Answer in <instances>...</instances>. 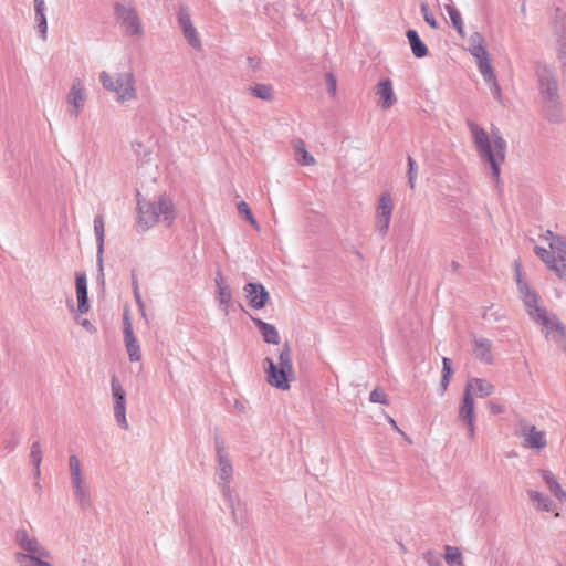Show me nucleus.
Instances as JSON below:
<instances>
[{"instance_id": "f257e3e1", "label": "nucleus", "mask_w": 566, "mask_h": 566, "mask_svg": "<svg viewBox=\"0 0 566 566\" xmlns=\"http://www.w3.org/2000/svg\"><path fill=\"white\" fill-rule=\"evenodd\" d=\"M513 269L517 291L528 316L545 328L547 339L556 343L566 353V327L557 315L548 313L545 307L538 305V295L524 280L520 261H514Z\"/></svg>"}, {"instance_id": "f03ea898", "label": "nucleus", "mask_w": 566, "mask_h": 566, "mask_svg": "<svg viewBox=\"0 0 566 566\" xmlns=\"http://www.w3.org/2000/svg\"><path fill=\"white\" fill-rule=\"evenodd\" d=\"M467 126L480 161L490 169L492 179L499 184L501 166L506 154L505 139L497 128H493L489 134L482 126L471 119L467 120Z\"/></svg>"}, {"instance_id": "7ed1b4c3", "label": "nucleus", "mask_w": 566, "mask_h": 566, "mask_svg": "<svg viewBox=\"0 0 566 566\" xmlns=\"http://www.w3.org/2000/svg\"><path fill=\"white\" fill-rule=\"evenodd\" d=\"M177 217V208L171 196L164 192L154 201L146 200L137 195V226L142 231H147L158 222L171 227Z\"/></svg>"}, {"instance_id": "20e7f679", "label": "nucleus", "mask_w": 566, "mask_h": 566, "mask_svg": "<svg viewBox=\"0 0 566 566\" xmlns=\"http://www.w3.org/2000/svg\"><path fill=\"white\" fill-rule=\"evenodd\" d=\"M14 542L19 547L13 555L18 566H54L51 551L25 528L15 531Z\"/></svg>"}, {"instance_id": "39448f33", "label": "nucleus", "mask_w": 566, "mask_h": 566, "mask_svg": "<svg viewBox=\"0 0 566 566\" xmlns=\"http://www.w3.org/2000/svg\"><path fill=\"white\" fill-rule=\"evenodd\" d=\"M535 73L544 114L551 122H558L560 118V96L557 80L552 69L546 64L537 63Z\"/></svg>"}, {"instance_id": "423d86ee", "label": "nucleus", "mask_w": 566, "mask_h": 566, "mask_svg": "<svg viewBox=\"0 0 566 566\" xmlns=\"http://www.w3.org/2000/svg\"><path fill=\"white\" fill-rule=\"evenodd\" d=\"M542 237L549 249L535 245L534 253L558 279L566 281V239L551 230L545 231Z\"/></svg>"}, {"instance_id": "0eeeda50", "label": "nucleus", "mask_w": 566, "mask_h": 566, "mask_svg": "<svg viewBox=\"0 0 566 566\" xmlns=\"http://www.w3.org/2000/svg\"><path fill=\"white\" fill-rule=\"evenodd\" d=\"M98 80L103 88L114 95L116 103L124 105L135 102L138 97L137 82L132 71L111 74L102 71Z\"/></svg>"}, {"instance_id": "6e6552de", "label": "nucleus", "mask_w": 566, "mask_h": 566, "mask_svg": "<svg viewBox=\"0 0 566 566\" xmlns=\"http://www.w3.org/2000/svg\"><path fill=\"white\" fill-rule=\"evenodd\" d=\"M214 452H216V475L218 478V484L221 488L222 494L229 503L232 516L237 520V511L233 504V496L231 492V482L233 479V465L229 454L224 439L220 436L214 437Z\"/></svg>"}, {"instance_id": "1a4fd4ad", "label": "nucleus", "mask_w": 566, "mask_h": 566, "mask_svg": "<svg viewBox=\"0 0 566 566\" xmlns=\"http://www.w3.org/2000/svg\"><path fill=\"white\" fill-rule=\"evenodd\" d=\"M263 363L268 382L277 389L287 390L290 388V377L293 376L289 344H284L282 347L277 364L270 357H265Z\"/></svg>"}, {"instance_id": "9d476101", "label": "nucleus", "mask_w": 566, "mask_h": 566, "mask_svg": "<svg viewBox=\"0 0 566 566\" xmlns=\"http://www.w3.org/2000/svg\"><path fill=\"white\" fill-rule=\"evenodd\" d=\"M69 470L74 499L82 510H88L92 506L90 486L81 461L75 454L69 457Z\"/></svg>"}, {"instance_id": "9b49d317", "label": "nucleus", "mask_w": 566, "mask_h": 566, "mask_svg": "<svg viewBox=\"0 0 566 566\" xmlns=\"http://www.w3.org/2000/svg\"><path fill=\"white\" fill-rule=\"evenodd\" d=\"M114 12L127 35H140L143 27L135 7L130 2H115Z\"/></svg>"}, {"instance_id": "f8f14e48", "label": "nucleus", "mask_w": 566, "mask_h": 566, "mask_svg": "<svg viewBox=\"0 0 566 566\" xmlns=\"http://www.w3.org/2000/svg\"><path fill=\"white\" fill-rule=\"evenodd\" d=\"M111 390L115 421L118 427L127 430L129 424L126 418V391L116 375L111 378Z\"/></svg>"}, {"instance_id": "ddd939ff", "label": "nucleus", "mask_w": 566, "mask_h": 566, "mask_svg": "<svg viewBox=\"0 0 566 566\" xmlns=\"http://www.w3.org/2000/svg\"><path fill=\"white\" fill-rule=\"evenodd\" d=\"M87 101V92L83 81L80 77H75L72 81L70 92L66 96V103L69 106V114L73 118H77L83 112Z\"/></svg>"}, {"instance_id": "4468645a", "label": "nucleus", "mask_w": 566, "mask_h": 566, "mask_svg": "<svg viewBox=\"0 0 566 566\" xmlns=\"http://www.w3.org/2000/svg\"><path fill=\"white\" fill-rule=\"evenodd\" d=\"M394 211V201L388 192H384L376 208V229L384 237L387 234L391 216Z\"/></svg>"}, {"instance_id": "2eb2a0df", "label": "nucleus", "mask_w": 566, "mask_h": 566, "mask_svg": "<svg viewBox=\"0 0 566 566\" xmlns=\"http://www.w3.org/2000/svg\"><path fill=\"white\" fill-rule=\"evenodd\" d=\"M458 419L459 421L463 422L467 426L468 438L471 440L474 439L476 418L474 410V400L469 392H463V397L459 407Z\"/></svg>"}, {"instance_id": "dca6fc26", "label": "nucleus", "mask_w": 566, "mask_h": 566, "mask_svg": "<svg viewBox=\"0 0 566 566\" xmlns=\"http://www.w3.org/2000/svg\"><path fill=\"white\" fill-rule=\"evenodd\" d=\"M94 234L96 238V264L98 269V275L104 281V240H105V224L102 214H97L94 218Z\"/></svg>"}, {"instance_id": "f3484780", "label": "nucleus", "mask_w": 566, "mask_h": 566, "mask_svg": "<svg viewBox=\"0 0 566 566\" xmlns=\"http://www.w3.org/2000/svg\"><path fill=\"white\" fill-rule=\"evenodd\" d=\"M520 436L524 439L525 447L533 450H541L547 444L545 432L533 424L521 423Z\"/></svg>"}, {"instance_id": "a211bd4d", "label": "nucleus", "mask_w": 566, "mask_h": 566, "mask_svg": "<svg viewBox=\"0 0 566 566\" xmlns=\"http://www.w3.org/2000/svg\"><path fill=\"white\" fill-rule=\"evenodd\" d=\"M178 23L182 29L184 36L193 49L201 48V41L198 36L197 30L192 24L190 13L186 7H180L178 10Z\"/></svg>"}, {"instance_id": "6ab92c4d", "label": "nucleus", "mask_w": 566, "mask_h": 566, "mask_svg": "<svg viewBox=\"0 0 566 566\" xmlns=\"http://www.w3.org/2000/svg\"><path fill=\"white\" fill-rule=\"evenodd\" d=\"M243 292L250 306L261 310L265 306L270 298V294L261 283H248L243 287Z\"/></svg>"}, {"instance_id": "aec40b11", "label": "nucleus", "mask_w": 566, "mask_h": 566, "mask_svg": "<svg viewBox=\"0 0 566 566\" xmlns=\"http://www.w3.org/2000/svg\"><path fill=\"white\" fill-rule=\"evenodd\" d=\"M376 95L379 98V106L382 109H389L397 103V96L394 92L392 81L384 78L376 85Z\"/></svg>"}, {"instance_id": "412c9836", "label": "nucleus", "mask_w": 566, "mask_h": 566, "mask_svg": "<svg viewBox=\"0 0 566 566\" xmlns=\"http://www.w3.org/2000/svg\"><path fill=\"white\" fill-rule=\"evenodd\" d=\"M554 36L557 59L563 66L566 65V21L557 20L554 24Z\"/></svg>"}, {"instance_id": "4be33fe9", "label": "nucleus", "mask_w": 566, "mask_h": 566, "mask_svg": "<svg viewBox=\"0 0 566 566\" xmlns=\"http://www.w3.org/2000/svg\"><path fill=\"white\" fill-rule=\"evenodd\" d=\"M494 390V386L489 380L473 377L468 379L463 392H469L471 397L475 394L476 396L484 398L491 396Z\"/></svg>"}, {"instance_id": "5701e85b", "label": "nucleus", "mask_w": 566, "mask_h": 566, "mask_svg": "<svg viewBox=\"0 0 566 566\" xmlns=\"http://www.w3.org/2000/svg\"><path fill=\"white\" fill-rule=\"evenodd\" d=\"M474 356L486 365H492L494 361L492 355V342L483 337H475L473 340Z\"/></svg>"}, {"instance_id": "b1692460", "label": "nucleus", "mask_w": 566, "mask_h": 566, "mask_svg": "<svg viewBox=\"0 0 566 566\" xmlns=\"http://www.w3.org/2000/svg\"><path fill=\"white\" fill-rule=\"evenodd\" d=\"M75 285L77 294V310L81 314H84L90 310L87 298V280L84 273H76Z\"/></svg>"}, {"instance_id": "393cba45", "label": "nucleus", "mask_w": 566, "mask_h": 566, "mask_svg": "<svg viewBox=\"0 0 566 566\" xmlns=\"http://www.w3.org/2000/svg\"><path fill=\"white\" fill-rule=\"evenodd\" d=\"M252 322L258 327L265 343L274 345L280 344V335L274 325L254 317L252 318Z\"/></svg>"}, {"instance_id": "a878e982", "label": "nucleus", "mask_w": 566, "mask_h": 566, "mask_svg": "<svg viewBox=\"0 0 566 566\" xmlns=\"http://www.w3.org/2000/svg\"><path fill=\"white\" fill-rule=\"evenodd\" d=\"M541 476L545 482L549 492L559 501H566V491L563 490L562 485L557 481L556 476L548 470H542Z\"/></svg>"}, {"instance_id": "bb28decb", "label": "nucleus", "mask_w": 566, "mask_h": 566, "mask_svg": "<svg viewBox=\"0 0 566 566\" xmlns=\"http://www.w3.org/2000/svg\"><path fill=\"white\" fill-rule=\"evenodd\" d=\"M408 42L410 44L412 54L418 57H424L428 54L427 45L421 41L418 32L416 30H408L406 33Z\"/></svg>"}, {"instance_id": "cd10ccee", "label": "nucleus", "mask_w": 566, "mask_h": 566, "mask_svg": "<svg viewBox=\"0 0 566 566\" xmlns=\"http://www.w3.org/2000/svg\"><path fill=\"white\" fill-rule=\"evenodd\" d=\"M530 501L539 511L551 512L553 510V501L542 492L535 490L527 491Z\"/></svg>"}, {"instance_id": "c85d7f7f", "label": "nucleus", "mask_w": 566, "mask_h": 566, "mask_svg": "<svg viewBox=\"0 0 566 566\" xmlns=\"http://www.w3.org/2000/svg\"><path fill=\"white\" fill-rule=\"evenodd\" d=\"M294 150L298 164L303 166H312L315 164L314 157L306 150L303 140L297 139L294 142Z\"/></svg>"}, {"instance_id": "c756f323", "label": "nucleus", "mask_w": 566, "mask_h": 566, "mask_svg": "<svg viewBox=\"0 0 566 566\" xmlns=\"http://www.w3.org/2000/svg\"><path fill=\"white\" fill-rule=\"evenodd\" d=\"M125 347L130 361H139L142 359L140 345L135 335L124 337Z\"/></svg>"}, {"instance_id": "7c9ffc66", "label": "nucleus", "mask_w": 566, "mask_h": 566, "mask_svg": "<svg viewBox=\"0 0 566 566\" xmlns=\"http://www.w3.org/2000/svg\"><path fill=\"white\" fill-rule=\"evenodd\" d=\"M472 56L476 60L478 69L481 75H488L490 77V72H493V67L491 65L488 50L484 49L480 52H475L472 54Z\"/></svg>"}, {"instance_id": "2f4dec72", "label": "nucleus", "mask_w": 566, "mask_h": 566, "mask_svg": "<svg viewBox=\"0 0 566 566\" xmlns=\"http://www.w3.org/2000/svg\"><path fill=\"white\" fill-rule=\"evenodd\" d=\"M217 300L223 313L228 315L232 300V294L229 286H222L217 290Z\"/></svg>"}, {"instance_id": "473e14b6", "label": "nucleus", "mask_w": 566, "mask_h": 566, "mask_svg": "<svg viewBox=\"0 0 566 566\" xmlns=\"http://www.w3.org/2000/svg\"><path fill=\"white\" fill-rule=\"evenodd\" d=\"M444 560L448 565L461 566L463 564V557L460 549L455 546H446Z\"/></svg>"}, {"instance_id": "72a5a7b5", "label": "nucleus", "mask_w": 566, "mask_h": 566, "mask_svg": "<svg viewBox=\"0 0 566 566\" xmlns=\"http://www.w3.org/2000/svg\"><path fill=\"white\" fill-rule=\"evenodd\" d=\"M486 49L485 39L480 32H473L469 38L468 51L472 54Z\"/></svg>"}, {"instance_id": "f704fd0d", "label": "nucleus", "mask_w": 566, "mask_h": 566, "mask_svg": "<svg viewBox=\"0 0 566 566\" xmlns=\"http://www.w3.org/2000/svg\"><path fill=\"white\" fill-rule=\"evenodd\" d=\"M446 10L450 17L452 25L457 30V32L460 35H463L464 34V25H463L461 13L454 7L449 6V4L446 6Z\"/></svg>"}, {"instance_id": "c9c22d12", "label": "nucleus", "mask_w": 566, "mask_h": 566, "mask_svg": "<svg viewBox=\"0 0 566 566\" xmlns=\"http://www.w3.org/2000/svg\"><path fill=\"white\" fill-rule=\"evenodd\" d=\"M482 77H483L485 84L489 86L493 97L497 102H502V92H501L500 84H499V82L496 80V76L494 74V71L490 72V77L488 75H482Z\"/></svg>"}, {"instance_id": "e433bc0d", "label": "nucleus", "mask_w": 566, "mask_h": 566, "mask_svg": "<svg viewBox=\"0 0 566 566\" xmlns=\"http://www.w3.org/2000/svg\"><path fill=\"white\" fill-rule=\"evenodd\" d=\"M251 94L256 98L271 101L273 98V88L268 84H256L251 87Z\"/></svg>"}, {"instance_id": "4c0bfd02", "label": "nucleus", "mask_w": 566, "mask_h": 566, "mask_svg": "<svg viewBox=\"0 0 566 566\" xmlns=\"http://www.w3.org/2000/svg\"><path fill=\"white\" fill-rule=\"evenodd\" d=\"M407 161H408V174H407L408 175V184H409L410 188L413 189L416 186V180H417V176H418V165L411 156H408Z\"/></svg>"}, {"instance_id": "58836bf2", "label": "nucleus", "mask_w": 566, "mask_h": 566, "mask_svg": "<svg viewBox=\"0 0 566 566\" xmlns=\"http://www.w3.org/2000/svg\"><path fill=\"white\" fill-rule=\"evenodd\" d=\"M30 460L33 467H40L42 462V448L39 441L31 444Z\"/></svg>"}, {"instance_id": "ea45409f", "label": "nucleus", "mask_w": 566, "mask_h": 566, "mask_svg": "<svg viewBox=\"0 0 566 566\" xmlns=\"http://www.w3.org/2000/svg\"><path fill=\"white\" fill-rule=\"evenodd\" d=\"M421 13L423 15L424 21L430 25V28L437 30L439 28L438 21L430 13L428 3L423 2L420 6Z\"/></svg>"}, {"instance_id": "a19ab883", "label": "nucleus", "mask_w": 566, "mask_h": 566, "mask_svg": "<svg viewBox=\"0 0 566 566\" xmlns=\"http://www.w3.org/2000/svg\"><path fill=\"white\" fill-rule=\"evenodd\" d=\"M423 558L429 566H441V554L437 551H427L423 554Z\"/></svg>"}, {"instance_id": "79ce46f5", "label": "nucleus", "mask_w": 566, "mask_h": 566, "mask_svg": "<svg viewBox=\"0 0 566 566\" xmlns=\"http://www.w3.org/2000/svg\"><path fill=\"white\" fill-rule=\"evenodd\" d=\"M369 400H370V402H374V403H381V405H388L389 403L387 395L382 390H380L379 388H375L370 392Z\"/></svg>"}, {"instance_id": "37998d69", "label": "nucleus", "mask_w": 566, "mask_h": 566, "mask_svg": "<svg viewBox=\"0 0 566 566\" xmlns=\"http://www.w3.org/2000/svg\"><path fill=\"white\" fill-rule=\"evenodd\" d=\"M325 80H326V85H327V92L331 96H335L336 95V90H337V80H336V76L333 74V73H327L325 75Z\"/></svg>"}, {"instance_id": "c03bdc74", "label": "nucleus", "mask_w": 566, "mask_h": 566, "mask_svg": "<svg viewBox=\"0 0 566 566\" xmlns=\"http://www.w3.org/2000/svg\"><path fill=\"white\" fill-rule=\"evenodd\" d=\"M237 209L239 214H241L247 220L253 218L252 211L245 201H240L237 206Z\"/></svg>"}, {"instance_id": "a18cd8bd", "label": "nucleus", "mask_w": 566, "mask_h": 566, "mask_svg": "<svg viewBox=\"0 0 566 566\" xmlns=\"http://www.w3.org/2000/svg\"><path fill=\"white\" fill-rule=\"evenodd\" d=\"M123 325H124L123 326L124 337L133 336L134 335L133 325H132V322H130V318H129L127 312L124 314Z\"/></svg>"}, {"instance_id": "49530a36", "label": "nucleus", "mask_w": 566, "mask_h": 566, "mask_svg": "<svg viewBox=\"0 0 566 566\" xmlns=\"http://www.w3.org/2000/svg\"><path fill=\"white\" fill-rule=\"evenodd\" d=\"M35 21L38 22V29H39L40 35L44 40L46 38V32H48L46 15L38 17V18H35Z\"/></svg>"}, {"instance_id": "de8ad7c7", "label": "nucleus", "mask_w": 566, "mask_h": 566, "mask_svg": "<svg viewBox=\"0 0 566 566\" xmlns=\"http://www.w3.org/2000/svg\"><path fill=\"white\" fill-rule=\"evenodd\" d=\"M486 406H488L490 413H492V415H500L505 411V407L503 405L491 401V400L488 401Z\"/></svg>"}, {"instance_id": "09e8293b", "label": "nucleus", "mask_w": 566, "mask_h": 566, "mask_svg": "<svg viewBox=\"0 0 566 566\" xmlns=\"http://www.w3.org/2000/svg\"><path fill=\"white\" fill-rule=\"evenodd\" d=\"M45 0H34L35 18L45 17Z\"/></svg>"}, {"instance_id": "8fccbe9b", "label": "nucleus", "mask_w": 566, "mask_h": 566, "mask_svg": "<svg viewBox=\"0 0 566 566\" xmlns=\"http://www.w3.org/2000/svg\"><path fill=\"white\" fill-rule=\"evenodd\" d=\"M452 369H451V360L447 357L442 358V376L451 378Z\"/></svg>"}, {"instance_id": "3c124183", "label": "nucleus", "mask_w": 566, "mask_h": 566, "mask_svg": "<svg viewBox=\"0 0 566 566\" xmlns=\"http://www.w3.org/2000/svg\"><path fill=\"white\" fill-rule=\"evenodd\" d=\"M134 295H135V300H136V303L138 305V308H139L142 315L145 316L146 315V313H145V304L143 302V298L140 296V293H139L137 286L134 289Z\"/></svg>"}, {"instance_id": "603ef678", "label": "nucleus", "mask_w": 566, "mask_h": 566, "mask_svg": "<svg viewBox=\"0 0 566 566\" xmlns=\"http://www.w3.org/2000/svg\"><path fill=\"white\" fill-rule=\"evenodd\" d=\"M19 443V439L18 438H10V439H6L3 440L2 444H3V448L9 450V451H12L14 450V448L18 446Z\"/></svg>"}, {"instance_id": "864d4df0", "label": "nucleus", "mask_w": 566, "mask_h": 566, "mask_svg": "<svg viewBox=\"0 0 566 566\" xmlns=\"http://www.w3.org/2000/svg\"><path fill=\"white\" fill-rule=\"evenodd\" d=\"M214 283H216L217 290H218V289H220V287H222V286H228V284L226 283V280H224L223 275H222L220 272H218V273L216 274Z\"/></svg>"}, {"instance_id": "5fc2aeb1", "label": "nucleus", "mask_w": 566, "mask_h": 566, "mask_svg": "<svg viewBox=\"0 0 566 566\" xmlns=\"http://www.w3.org/2000/svg\"><path fill=\"white\" fill-rule=\"evenodd\" d=\"M450 379L451 378H449V377L441 376V381H440L441 394H444L446 390L448 389V386L450 384Z\"/></svg>"}, {"instance_id": "6e6d98bb", "label": "nucleus", "mask_w": 566, "mask_h": 566, "mask_svg": "<svg viewBox=\"0 0 566 566\" xmlns=\"http://www.w3.org/2000/svg\"><path fill=\"white\" fill-rule=\"evenodd\" d=\"M250 222V224L255 229V230H260V224L258 223V221L253 218H251L250 220H248Z\"/></svg>"}, {"instance_id": "4d7b16f0", "label": "nucleus", "mask_w": 566, "mask_h": 566, "mask_svg": "<svg viewBox=\"0 0 566 566\" xmlns=\"http://www.w3.org/2000/svg\"><path fill=\"white\" fill-rule=\"evenodd\" d=\"M33 474L36 479H40V475H41L40 467H33Z\"/></svg>"}, {"instance_id": "13d9d810", "label": "nucleus", "mask_w": 566, "mask_h": 566, "mask_svg": "<svg viewBox=\"0 0 566 566\" xmlns=\"http://www.w3.org/2000/svg\"><path fill=\"white\" fill-rule=\"evenodd\" d=\"M389 422L395 429L399 430L396 421L392 418L389 419Z\"/></svg>"}, {"instance_id": "bf43d9fd", "label": "nucleus", "mask_w": 566, "mask_h": 566, "mask_svg": "<svg viewBox=\"0 0 566 566\" xmlns=\"http://www.w3.org/2000/svg\"><path fill=\"white\" fill-rule=\"evenodd\" d=\"M451 266H452V270H453V271H457V270H458V268H459V264H458L455 261H453V262H452V264H451Z\"/></svg>"}, {"instance_id": "052dcab7", "label": "nucleus", "mask_w": 566, "mask_h": 566, "mask_svg": "<svg viewBox=\"0 0 566 566\" xmlns=\"http://www.w3.org/2000/svg\"><path fill=\"white\" fill-rule=\"evenodd\" d=\"M90 325L88 321H84L83 326L87 327Z\"/></svg>"}, {"instance_id": "680f3d73", "label": "nucleus", "mask_w": 566, "mask_h": 566, "mask_svg": "<svg viewBox=\"0 0 566 566\" xmlns=\"http://www.w3.org/2000/svg\"><path fill=\"white\" fill-rule=\"evenodd\" d=\"M35 488H41L39 482L35 483Z\"/></svg>"}]
</instances>
